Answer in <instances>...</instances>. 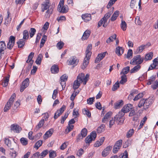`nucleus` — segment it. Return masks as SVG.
<instances>
[{
    "mask_svg": "<svg viewBox=\"0 0 158 158\" xmlns=\"http://www.w3.org/2000/svg\"><path fill=\"white\" fill-rule=\"evenodd\" d=\"M92 49V45L91 44H89L87 46L85 51V57L84 59L82 65H81L82 69H85L88 65L89 59L92 54V52H91Z\"/></svg>",
    "mask_w": 158,
    "mask_h": 158,
    "instance_id": "obj_1",
    "label": "nucleus"
},
{
    "mask_svg": "<svg viewBox=\"0 0 158 158\" xmlns=\"http://www.w3.org/2000/svg\"><path fill=\"white\" fill-rule=\"evenodd\" d=\"M49 2L48 0L46 1L42 4V11L44 12L45 10L48 9L46 12L45 16L46 18H49L50 15L52 13L53 9V7L52 5L51 6H49Z\"/></svg>",
    "mask_w": 158,
    "mask_h": 158,
    "instance_id": "obj_2",
    "label": "nucleus"
},
{
    "mask_svg": "<svg viewBox=\"0 0 158 158\" xmlns=\"http://www.w3.org/2000/svg\"><path fill=\"white\" fill-rule=\"evenodd\" d=\"M144 60V58L142 57L140 55H138L133 57L132 60H131L130 63L132 65H139L143 62Z\"/></svg>",
    "mask_w": 158,
    "mask_h": 158,
    "instance_id": "obj_3",
    "label": "nucleus"
},
{
    "mask_svg": "<svg viewBox=\"0 0 158 158\" xmlns=\"http://www.w3.org/2000/svg\"><path fill=\"white\" fill-rule=\"evenodd\" d=\"M64 0H60L58 5L57 10L61 13H65L68 10V7L67 5H64Z\"/></svg>",
    "mask_w": 158,
    "mask_h": 158,
    "instance_id": "obj_4",
    "label": "nucleus"
},
{
    "mask_svg": "<svg viewBox=\"0 0 158 158\" xmlns=\"http://www.w3.org/2000/svg\"><path fill=\"white\" fill-rule=\"evenodd\" d=\"M124 113L120 111L114 117L115 121L118 124L121 125L123 123L125 119L124 117Z\"/></svg>",
    "mask_w": 158,
    "mask_h": 158,
    "instance_id": "obj_5",
    "label": "nucleus"
},
{
    "mask_svg": "<svg viewBox=\"0 0 158 158\" xmlns=\"http://www.w3.org/2000/svg\"><path fill=\"white\" fill-rule=\"evenodd\" d=\"M16 97L15 94H13L11 96L9 101L6 104L4 109V111L5 112H7L10 108Z\"/></svg>",
    "mask_w": 158,
    "mask_h": 158,
    "instance_id": "obj_6",
    "label": "nucleus"
},
{
    "mask_svg": "<svg viewBox=\"0 0 158 158\" xmlns=\"http://www.w3.org/2000/svg\"><path fill=\"white\" fill-rule=\"evenodd\" d=\"M97 136L96 132L95 131H93L90 135L88 136L85 139V141L86 143L89 144L92 141L94 140Z\"/></svg>",
    "mask_w": 158,
    "mask_h": 158,
    "instance_id": "obj_7",
    "label": "nucleus"
},
{
    "mask_svg": "<svg viewBox=\"0 0 158 158\" xmlns=\"http://www.w3.org/2000/svg\"><path fill=\"white\" fill-rule=\"evenodd\" d=\"M87 130L86 129L84 128L81 131L80 133L79 134L77 137L76 140L77 142L81 141L87 135Z\"/></svg>",
    "mask_w": 158,
    "mask_h": 158,
    "instance_id": "obj_8",
    "label": "nucleus"
},
{
    "mask_svg": "<svg viewBox=\"0 0 158 158\" xmlns=\"http://www.w3.org/2000/svg\"><path fill=\"white\" fill-rule=\"evenodd\" d=\"M4 141L5 143L10 150H14L15 147H18V146L15 143L12 144L10 140L8 138H5L4 139Z\"/></svg>",
    "mask_w": 158,
    "mask_h": 158,
    "instance_id": "obj_9",
    "label": "nucleus"
},
{
    "mask_svg": "<svg viewBox=\"0 0 158 158\" xmlns=\"http://www.w3.org/2000/svg\"><path fill=\"white\" fill-rule=\"evenodd\" d=\"M114 8H113V9L109 11L107 13H106L102 18L103 20L104 21V24H103V26L106 27L108 24L107 22V19L110 17L113 12V9Z\"/></svg>",
    "mask_w": 158,
    "mask_h": 158,
    "instance_id": "obj_10",
    "label": "nucleus"
},
{
    "mask_svg": "<svg viewBox=\"0 0 158 158\" xmlns=\"http://www.w3.org/2000/svg\"><path fill=\"white\" fill-rule=\"evenodd\" d=\"M122 140L121 139L117 141L113 149V152L114 153H116L120 149L122 145Z\"/></svg>",
    "mask_w": 158,
    "mask_h": 158,
    "instance_id": "obj_11",
    "label": "nucleus"
},
{
    "mask_svg": "<svg viewBox=\"0 0 158 158\" xmlns=\"http://www.w3.org/2000/svg\"><path fill=\"white\" fill-rule=\"evenodd\" d=\"M78 62L79 60L74 56L71 57L67 61V63L69 65H74L76 66L77 65Z\"/></svg>",
    "mask_w": 158,
    "mask_h": 158,
    "instance_id": "obj_12",
    "label": "nucleus"
},
{
    "mask_svg": "<svg viewBox=\"0 0 158 158\" xmlns=\"http://www.w3.org/2000/svg\"><path fill=\"white\" fill-rule=\"evenodd\" d=\"M133 108V105L131 104H127L125 105L122 109L121 111L125 114L129 112Z\"/></svg>",
    "mask_w": 158,
    "mask_h": 158,
    "instance_id": "obj_13",
    "label": "nucleus"
},
{
    "mask_svg": "<svg viewBox=\"0 0 158 158\" xmlns=\"http://www.w3.org/2000/svg\"><path fill=\"white\" fill-rule=\"evenodd\" d=\"M15 38L13 36H10L9 41L7 44V48L9 49H11L14 45Z\"/></svg>",
    "mask_w": 158,
    "mask_h": 158,
    "instance_id": "obj_14",
    "label": "nucleus"
},
{
    "mask_svg": "<svg viewBox=\"0 0 158 158\" xmlns=\"http://www.w3.org/2000/svg\"><path fill=\"white\" fill-rule=\"evenodd\" d=\"M10 129L11 131L14 132L19 133L22 130V129L18 125L14 124H12L10 126Z\"/></svg>",
    "mask_w": 158,
    "mask_h": 158,
    "instance_id": "obj_15",
    "label": "nucleus"
},
{
    "mask_svg": "<svg viewBox=\"0 0 158 158\" xmlns=\"http://www.w3.org/2000/svg\"><path fill=\"white\" fill-rule=\"evenodd\" d=\"M106 53L107 52H106L98 54L95 60V63H99L105 56Z\"/></svg>",
    "mask_w": 158,
    "mask_h": 158,
    "instance_id": "obj_16",
    "label": "nucleus"
},
{
    "mask_svg": "<svg viewBox=\"0 0 158 158\" xmlns=\"http://www.w3.org/2000/svg\"><path fill=\"white\" fill-rule=\"evenodd\" d=\"M112 147L109 146L107 147L102 151V156L103 157L106 156L110 153Z\"/></svg>",
    "mask_w": 158,
    "mask_h": 158,
    "instance_id": "obj_17",
    "label": "nucleus"
},
{
    "mask_svg": "<svg viewBox=\"0 0 158 158\" xmlns=\"http://www.w3.org/2000/svg\"><path fill=\"white\" fill-rule=\"evenodd\" d=\"M54 132V130L52 128L47 131L44 135V139H47L50 137Z\"/></svg>",
    "mask_w": 158,
    "mask_h": 158,
    "instance_id": "obj_18",
    "label": "nucleus"
},
{
    "mask_svg": "<svg viewBox=\"0 0 158 158\" xmlns=\"http://www.w3.org/2000/svg\"><path fill=\"white\" fill-rule=\"evenodd\" d=\"M124 51V49L123 47L118 46L116 48L115 52L118 56H120L123 53Z\"/></svg>",
    "mask_w": 158,
    "mask_h": 158,
    "instance_id": "obj_19",
    "label": "nucleus"
},
{
    "mask_svg": "<svg viewBox=\"0 0 158 158\" xmlns=\"http://www.w3.org/2000/svg\"><path fill=\"white\" fill-rule=\"evenodd\" d=\"M90 31L89 30H86L84 33L81 38L82 40H84L87 39L90 35Z\"/></svg>",
    "mask_w": 158,
    "mask_h": 158,
    "instance_id": "obj_20",
    "label": "nucleus"
},
{
    "mask_svg": "<svg viewBox=\"0 0 158 158\" xmlns=\"http://www.w3.org/2000/svg\"><path fill=\"white\" fill-rule=\"evenodd\" d=\"M81 17L82 19L85 22L90 21L91 19L90 14H86L84 15H82Z\"/></svg>",
    "mask_w": 158,
    "mask_h": 158,
    "instance_id": "obj_21",
    "label": "nucleus"
},
{
    "mask_svg": "<svg viewBox=\"0 0 158 158\" xmlns=\"http://www.w3.org/2000/svg\"><path fill=\"white\" fill-rule=\"evenodd\" d=\"M44 123V119L41 120L36 126L35 130L36 131L40 129L43 126Z\"/></svg>",
    "mask_w": 158,
    "mask_h": 158,
    "instance_id": "obj_22",
    "label": "nucleus"
},
{
    "mask_svg": "<svg viewBox=\"0 0 158 158\" xmlns=\"http://www.w3.org/2000/svg\"><path fill=\"white\" fill-rule=\"evenodd\" d=\"M112 114V113L111 112H109L107 113L102 118V122L104 123L107 121L108 120L109 118L111 115Z\"/></svg>",
    "mask_w": 158,
    "mask_h": 158,
    "instance_id": "obj_23",
    "label": "nucleus"
},
{
    "mask_svg": "<svg viewBox=\"0 0 158 158\" xmlns=\"http://www.w3.org/2000/svg\"><path fill=\"white\" fill-rule=\"evenodd\" d=\"M84 77V73H80L77 76V79L76 80H77V81L80 83H81L83 82Z\"/></svg>",
    "mask_w": 158,
    "mask_h": 158,
    "instance_id": "obj_24",
    "label": "nucleus"
},
{
    "mask_svg": "<svg viewBox=\"0 0 158 158\" xmlns=\"http://www.w3.org/2000/svg\"><path fill=\"white\" fill-rule=\"evenodd\" d=\"M34 53L33 52H31L29 55L28 57V60L26 61L27 63L33 64L34 61L32 59L34 56Z\"/></svg>",
    "mask_w": 158,
    "mask_h": 158,
    "instance_id": "obj_25",
    "label": "nucleus"
},
{
    "mask_svg": "<svg viewBox=\"0 0 158 158\" xmlns=\"http://www.w3.org/2000/svg\"><path fill=\"white\" fill-rule=\"evenodd\" d=\"M119 13V12L118 11L116 10L115 11L111 16L110 18V20L112 21H115L117 17L118 16Z\"/></svg>",
    "mask_w": 158,
    "mask_h": 158,
    "instance_id": "obj_26",
    "label": "nucleus"
},
{
    "mask_svg": "<svg viewBox=\"0 0 158 158\" xmlns=\"http://www.w3.org/2000/svg\"><path fill=\"white\" fill-rule=\"evenodd\" d=\"M141 66L137 64L130 70V73H133L138 72L140 69Z\"/></svg>",
    "mask_w": 158,
    "mask_h": 158,
    "instance_id": "obj_27",
    "label": "nucleus"
},
{
    "mask_svg": "<svg viewBox=\"0 0 158 158\" xmlns=\"http://www.w3.org/2000/svg\"><path fill=\"white\" fill-rule=\"evenodd\" d=\"M153 56V53L152 52H149L145 55L144 60L146 61L151 60L152 59Z\"/></svg>",
    "mask_w": 158,
    "mask_h": 158,
    "instance_id": "obj_28",
    "label": "nucleus"
},
{
    "mask_svg": "<svg viewBox=\"0 0 158 158\" xmlns=\"http://www.w3.org/2000/svg\"><path fill=\"white\" fill-rule=\"evenodd\" d=\"M152 104V102L149 99L145 100L144 108L145 110H146L149 107L150 105Z\"/></svg>",
    "mask_w": 158,
    "mask_h": 158,
    "instance_id": "obj_29",
    "label": "nucleus"
},
{
    "mask_svg": "<svg viewBox=\"0 0 158 158\" xmlns=\"http://www.w3.org/2000/svg\"><path fill=\"white\" fill-rule=\"evenodd\" d=\"M9 76L5 77L4 80L2 81L1 84L3 87H6L8 85V82L9 81Z\"/></svg>",
    "mask_w": 158,
    "mask_h": 158,
    "instance_id": "obj_30",
    "label": "nucleus"
},
{
    "mask_svg": "<svg viewBox=\"0 0 158 158\" xmlns=\"http://www.w3.org/2000/svg\"><path fill=\"white\" fill-rule=\"evenodd\" d=\"M59 71V69L56 65L52 66L51 68V71L52 73H56Z\"/></svg>",
    "mask_w": 158,
    "mask_h": 158,
    "instance_id": "obj_31",
    "label": "nucleus"
},
{
    "mask_svg": "<svg viewBox=\"0 0 158 158\" xmlns=\"http://www.w3.org/2000/svg\"><path fill=\"white\" fill-rule=\"evenodd\" d=\"M82 113L86 115L89 118L91 117L90 112L87 109L84 108L83 109Z\"/></svg>",
    "mask_w": 158,
    "mask_h": 158,
    "instance_id": "obj_32",
    "label": "nucleus"
},
{
    "mask_svg": "<svg viewBox=\"0 0 158 158\" xmlns=\"http://www.w3.org/2000/svg\"><path fill=\"white\" fill-rule=\"evenodd\" d=\"M116 38V35L114 34L113 35L110 36L106 40V42L107 44L110 43L111 42H112L114 40H115Z\"/></svg>",
    "mask_w": 158,
    "mask_h": 158,
    "instance_id": "obj_33",
    "label": "nucleus"
},
{
    "mask_svg": "<svg viewBox=\"0 0 158 158\" xmlns=\"http://www.w3.org/2000/svg\"><path fill=\"white\" fill-rule=\"evenodd\" d=\"M146 45H142L139 46L136 50V52L137 53H140L142 52L145 48Z\"/></svg>",
    "mask_w": 158,
    "mask_h": 158,
    "instance_id": "obj_34",
    "label": "nucleus"
},
{
    "mask_svg": "<svg viewBox=\"0 0 158 158\" xmlns=\"http://www.w3.org/2000/svg\"><path fill=\"white\" fill-rule=\"evenodd\" d=\"M127 81V77L126 75H123L121 77V80L119 82V83L124 84Z\"/></svg>",
    "mask_w": 158,
    "mask_h": 158,
    "instance_id": "obj_35",
    "label": "nucleus"
},
{
    "mask_svg": "<svg viewBox=\"0 0 158 158\" xmlns=\"http://www.w3.org/2000/svg\"><path fill=\"white\" fill-rule=\"evenodd\" d=\"M25 40L23 39L19 40V41L17 42L18 47L19 48H22L25 44Z\"/></svg>",
    "mask_w": 158,
    "mask_h": 158,
    "instance_id": "obj_36",
    "label": "nucleus"
},
{
    "mask_svg": "<svg viewBox=\"0 0 158 158\" xmlns=\"http://www.w3.org/2000/svg\"><path fill=\"white\" fill-rule=\"evenodd\" d=\"M105 126L104 124L101 125L97 129V131L98 133H101L102 132L104 131L105 130Z\"/></svg>",
    "mask_w": 158,
    "mask_h": 158,
    "instance_id": "obj_37",
    "label": "nucleus"
},
{
    "mask_svg": "<svg viewBox=\"0 0 158 158\" xmlns=\"http://www.w3.org/2000/svg\"><path fill=\"white\" fill-rule=\"evenodd\" d=\"M43 55L42 54H40L35 62L37 64H40Z\"/></svg>",
    "mask_w": 158,
    "mask_h": 158,
    "instance_id": "obj_38",
    "label": "nucleus"
},
{
    "mask_svg": "<svg viewBox=\"0 0 158 158\" xmlns=\"http://www.w3.org/2000/svg\"><path fill=\"white\" fill-rule=\"evenodd\" d=\"M127 23L126 22L123 20H122L121 24V27L123 31H125L127 28Z\"/></svg>",
    "mask_w": 158,
    "mask_h": 158,
    "instance_id": "obj_39",
    "label": "nucleus"
},
{
    "mask_svg": "<svg viewBox=\"0 0 158 158\" xmlns=\"http://www.w3.org/2000/svg\"><path fill=\"white\" fill-rule=\"evenodd\" d=\"M80 83L77 81V80H75L73 83V89L75 90L78 88L80 86Z\"/></svg>",
    "mask_w": 158,
    "mask_h": 158,
    "instance_id": "obj_40",
    "label": "nucleus"
},
{
    "mask_svg": "<svg viewBox=\"0 0 158 158\" xmlns=\"http://www.w3.org/2000/svg\"><path fill=\"white\" fill-rule=\"evenodd\" d=\"M23 39L24 40L27 39L29 38V33L28 31L27 30L24 31L23 32Z\"/></svg>",
    "mask_w": 158,
    "mask_h": 158,
    "instance_id": "obj_41",
    "label": "nucleus"
},
{
    "mask_svg": "<svg viewBox=\"0 0 158 158\" xmlns=\"http://www.w3.org/2000/svg\"><path fill=\"white\" fill-rule=\"evenodd\" d=\"M144 94L143 93H139L136 95L133 99L135 101H137L143 97Z\"/></svg>",
    "mask_w": 158,
    "mask_h": 158,
    "instance_id": "obj_42",
    "label": "nucleus"
},
{
    "mask_svg": "<svg viewBox=\"0 0 158 158\" xmlns=\"http://www.w3.org/2000/svg\"><path fill=\"white\" fill-rule=\"evenodd\" d=\"M6 47L4 42L2 41L0 42V50L4 51L6 49Z\"/></svg>",
    "mask_w": 158,
    "mask_h": 158,
    "instance_id": "obj_43",
    "label": "nucleus"
},
{
    "mask_svg": "<svg viewBox=\"0 0 158 158\" xmlns=\"http://www.w3.org/2000/svg\"><path fill=\"white\" fill-rule=\"evenodd\" d=\"M130 67L129 66H127L122 69L121 73L123 74V75H125V74H127L128 73Z\"/></svg>",
    "mask_w": 158,
    "mask_h": 158,
    "instance_id": "obj_44",
    "label": "nucleus"
},
{
    "mask_svg": "<svg viewBox=\"0 0 158 158\" xmlns=\"http://www.w3.org/2000/svg\"><path fill=\"white\" fill-rule=\"evenodd\" d=\"M123 102L122 100H120L115 103L114 104V108L116 109L119 108L120 106L121 103Z\"/></svg>",
    "mask_w": 158,
    "mask_h": 158,
    "instance_id": "obj_45",
    "label": "nucleus"
},
{
    "mask_svg": "<svg viewBox=\"0 0 158 158\" xmlns=\"http://www.w3.org/2000/svg\"><path fill=\"white\" fill-rule=\"evenodd\" d=\"M74 127V126L72 125H69L67 128L65 130V132L66 133H68L72 130Z\"/></svg>",
    "mask_w": 158,
    "mask_h": 158,
    "instance_id": "obj_46",
    "label": "nucleus"
},
{
    "mask_svg": "<svg viewBox=\"0 0 158 158\" xmlns=\"http://www.w3.org/2000/svg\"><path fill=\"white\" fill-rule=\"evenodd\" d=\"M20 141L21 143L23 145H26L28 143V140L27 139L25 138H22Z\"/></svg>",
    "mask_w": 158,
    "mask_h": 158,
    "instance_id": "obj_47",
    "label": "nucleus"
},
{
    "mask_svg": "<svg viewBox=\"0 0 158 158\" xmlns=\"http://www.w3.org/2000/svg\"><path fill=\"white\" fill-rule=\"evenodd\" d=\"M156 79V77L154 76H151L150 79L148 80L147 84L148 85H150L155 81Z\"/></svg>",
    "mask_w": 158,
    "mask_h": 158,
    "instance_id": "obj_48",
    "label": "nucleus"
},
{
    "mask_svg": "<svg viewBox=\"0 0 158 158\" xmlns=\"http://www.w3.org/2000/svg\"><path fill=\"white\" fill-rule=\"evenodd\" d=\"M119 87V83L118 81L116 82L113 85L111 89L113 91H114L117 90Z\"/></svg>",
    "mask_w": 158,
    "mask_h": 158,
    "instance_id": "obj_49",
    "label": "nucleus"
},
{
    "mask_svg": "<svg viewBox=\"0 0 158 158\" xmlns=\"http://www.w3.org/2000/svg\"><path fill=\"white\" fill-rule=\"evenodd\" d=\"M57 156L56 152L54 151L49 152V156L50 158H54Z\"/></svg>",
    "mask_w": 158,
    "mask_h": 158,
    "instance_id": "obj_50",
    "label": "nucleus"
},
{
    "mask_svg": "<svg viewBox=\"0 0 158 158\" xmlns=\"http://www.w3.org/2000/svg\"><path fill=\"white\" fill-rule=\"evenodd\" d=\"M36 31L35 28H31L30 29V31H29V34L31 38L33 37Z\"/></svg>",
    "mask_w": 158,
    "mask_h": 158,
    "instance_id": "obj_51",
    "label": "nucleus"
},
{
    "mask_svg": "<svg viewBox=\"0 0 158 158\" xmlns=\"http://www.w3.org/2000/svg\"><path fill=\"white\" fill-rule=\"evenodd\" d=\"M134 133V130L133 129H130L127 134V138L131 137Z\"/></svg>",
    "mask_w": 158,
    "mask_h": 158,
    "instance_id": "obj_52",
    "label": "nucleus"
},
{
    "mask_svg": "<svg viewBox=\"0 0 158 158\" xmlns=\"http://www.w3.org/2000/svg\"><path fill=\"white\" fill-rule=\"evenodd\" d=\"M29 84V79L26 78L23 82L22 85L27 87Z\"/></svg>",
    "mask_w": 158,
    "mask_h": 158,
    "instance_id": "obj_53",
    "label": "nucleus"
},
{
    "mask_svg": "<svg viewBox=\"0 0 158 158\" xmlns=\"http://www.w3.org/2000/svg\"><path fill=\"white\" fill-rule=\"evenodd\" d=\"M42 141L41 140L38 141L35 143L34 147L36 148L37 149H38L42 145Z\"/></svg>",
    "mask_w": 158,
    "mask_h": 158,
    "instance_id": "obj_54",
    "label": "nucleus"
},
{
    "mask_svg": "<svg viewBox=\"0 0 158 158\" xmlns=\"http://www.w3.org/2000/svg\"><path fill=\"white\" fill-rule=\"evenodd\" d=\"M116 1V0H110L107 6V8L109 9L110 8V7L115 3Z\"/></svg>",
    "mask_w": 158,
    "mask_h": 158,
    "instance_id": "obj_55",
    "label": "nucleus"
},
{
    "mask_svg": "<svg viewBox=\"0 0 158 158\" xmlns=\"http://www.w3.org/2000/svg\"><path fill=\"white\" fill-rule=\"evenodd\" d=\"M95 98L94 97L90 98L87 99V103L88 104L91 105L94 101Z\"/></svg>",
    "mask_w": 158,
    "mask_h": 158,
    "instance_id": "obj_56",
    "label": "nucleus"
},
{
    "mask_svg": "<svg viewBox=\"0 0 158 158\" xmlns=\"http://www.w3.org/2000/svg\"><path fill=\"white\" fill-rule=\"evenodd\" d=\"M20 100H18L15 103L14 106L13 107L14 110H15L17 109L18 107L20 105Z\"/></svg>",
    "mask_w": 158,
    "mask_h": 158,
    "instance_id": "obj_57",
    "label": "nucleus"
},
{
    "mask_svg": "<svg viewBox=\"0 0 158 158\" xmlns=\"http://www.w3.org/2000/svg\"><path fill=\"white\" fill-rule=\"evenodd\" d=\"M145 102V100L144 99H141L139 102L138 105L139 107L140 108L142 106H144V104Z\"/></svg>",
    "mask_w": 158,
    "mask_h": 158,
    "instance_id": "obj_58",
    "label": "nucleus"
},
{
    "mask_svg": "<svg viewBox=\"0 0 158 158\" xmlns=\"http://www.w3.org/2000/svg\"><path fill=\"white\" fill-rule=\"evenodd\" d=\"M7 17L6 18V21H7L8 23L11 20V18L10 16V13L9 11V10H8L7 12Z\"/></svg>",
    "mask_w": 158,
    "mask_h": 158,
    "instance_id": "obj_59",
    "label": "nucleus"
},
{
    "mask_svg": "<svg viewBox=\"0 0 158 158\" xmlns=\"http://www.w3.org/2000/svg\"><path fill=\"white\" fill-rule=\"evenodd\" d=\"M48 153V150H45L44 151L41 153V157L40 158H43L45 157Z\"/></svg>",
    "mask_w": 158,
    "mask_h": 158,
    "instance_id": "obj_60",
    "label": "nucleus"
},
{
    "mask_svg": "<svg viewBox=\"0 0 158 158\" xmlns=\"http://www.w3.org/2000/svg\"><path fill=\"white\" fill-rule=\"evenodd\" d=\"M69 115L68 113H65L64 116L62 117V119L61 121V123L62 124H63L64 123V121L68 117V116Z\"/></svg>",
    "mask_w": 158,
    "mask_h": 158,
    "instance_id": "obj_61",
    "label": "nucleus"
},
{
    "mask_svg": "<svg viewBox=\"0 0 158 158\" xmlns=\"http://www.w3.org/2000/svg\"><path fill=\"white\" fill-rule=\"evenodd\" d=\"M64 44V43L63 42H59L57 43L56 46L59 49H60L62 48Z\"/></svg>",
    "mask_w": 158,
    "mask_h": 158,
    "instance_id": "obj_62",
    "label": "nucleus"
},
{
    "mask_svg": "<svg viewBox=\"0 0 158 158\" xmlns=\"http://www.w3.org/2000/svg\"><path fill=\"white\" fill-rule=\"evenodd\" d=\"M132 51L131 49H129L127 53V58L129 59L130 58V57L132 56Z\"/></svg>",
    "mask_w": 158,
    "mask_h": 158,
    "instance_id": "obj_63",
    "label": "nucleus"
},
{
    "mask_svg": "<svg viewBox=\"0 0 158 158\" xmlns=\"http://www.w3.org/2000/svg\"><path fill=\"white\" fill-rule=\"evenodd\" d=\"M151 87L153 89H156L158 87V81H156L153 85H152Z\"/></svg>",
    "mask_w": 158,
    "mask_h": 158,
    "instance_id": "obj_64",
    "label": "nucleus"
}]
</instances>
